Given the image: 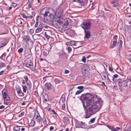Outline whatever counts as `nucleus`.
<instances>
[{
  "instance_id": "nucleus-34",
  "label": "nucleus",
  "mask_w": 131,
  "mask_h": 131,
  "mask_svg": "<svg viewBox=\"0 0 131 131\" xmlns=\"http://www.w3.org/2000/svg\"><path fill=\"white\" fill-rule=\"evenodd\" d=\"M119 43V42H116V41H114L113 43V45L114 46H115L117 45H118Z\"/></svg>"
},
{
  "instance_id": "nucleus-43",
  "label": "nucleus",
  "mask_w": 131,
  "mask_h": 131,
  "mask_svg": "<svg viewBox=\"0 0 131 131\" xmlns=\"http://www.w3.org/2000/svg\"><path fill=\"white\" fill-rule=\"evenodd\" d=\"M95 120V118H92L91 119L90 122L92 123H93L94 122Z\"/></svg>"
},
{
  "instance_id": "nucleus-18",
  "label": "nucleus",
  "mask_w": 131,
  "mask_h": 131,
  "mask_svg": "<svg viewBox=\"0 0 131 131\" xmlns=\"http://www.w3.org/2000/svg\"><path fill=\"white\" fill-rule=\"evenodd\" d=\"M70 19H64V25L66 26L68 25L69 24V21H70Z\"/></svg>"
},
{
  "instance_id": "nucleus-62",
  "label": "nucleus",
  "mask_w": 131,
  "mask_h": 131,
  "mask_svg": "<svg viewBox=\"0 0 131 131\" xmlns=\"http://www.w3.org/2000/svg\"><path fill=\"white\" fill-rule=\"evenodd\" d=\"M17 21L19 22H20V24H21L22 23V22L21 21V19H18Z\"/></svg>"
},
{
  "instance_id": "nucleus-38",
  "label": "nucleus",
  "mask_w": 131,
  "mask_h": 131,
  "mask_svg": "<svg viewBox=\"0 0 131 131\" xmlns=\"http://www.w3.org/2000/svg\"><path fill=\"white\" fill-rule=\"evenodd\" d=\"M2 44L1 46H0V48L2 47H3L5 46L6 45L7 43H2Z\"/></svg>"
},
{
  "instance_id": "nucleus-20",
  "label": "nucleus",
  "mask_w": 131,
  "mask_h": 131,
  "mask_svg": "<svg viewBox=\"0 0 131 131\" xmlns=\"http://www.w3.org/2000/svg\"><path fill=\"white\" fill-rule=\"evenodd\" d=\"M63 122L64 123H67L69 122L68 118L66 116L64 117L63 118Z\"/></svg>"
},
{
  "instance_id": "nucleus-19",
  "label": "nucleus",
  "mask_w": 131,
  "mask_h": 131,
  "mask_svg": "<svg viewBox=\"0 0 131 131\" xmlns=\"http://www.w3.org/2000/svg\"><path fill=\"white\" fill-rule=\"evenodd\" d=\"M20 129V127L17 125L15 126L14 127V131H18Z\"/></svg>"
},
{
  "instance_id": "nucleus-24",
  "label": "nucleus",
  "mask_w": 131,
  "mask_h": 131,
  "mask_svg": "<svg viewBox=\"0 0 131 131\" xmlns=\"http://www.w3.org/2000/svg\"><path fill=\"white\" fill-rule=\"evenodd\" d=\"M53 24L55 27H58L60 26L59 24H58L57 21H56L53 22Z\"/></svg>"
},
{
  "instance_id": "nucleus-44",
  "label": "nucleus",
  "mask_w": 131,
  "mask_h": 131,
  "mask_svg": "<svg viewBox=\"0 0 131 131\" xmlns=\"http://www.w3.org/2000/svg\"><path fill=\"white\" fill-rule=\"evenodd\" d=\"M77 88L78 89H80V90H82L83 91V87L82 86H79L77 87Z\"/></svg>"
},
{
  "instance_id": "nucleus-17",
  "label": "nucleus",
  "mask_w": 131,
  "mask_h": 131,
  "mask_svg": "<svg viewBox=\"0 0 131 131\" xmlns=\"http://www.w3.org/2000/svg\"><path fill=\"white\" fill-rule=\"evenodd\" d=\"M2 95L3 96V98H4L7 96H8L7 94L6 91L5 92L4 91H2Z\"/></svg>"
},
{
  "instance_id": "nucleus-41",
  "label": "nucleus",
  "mask_w": 131,
  "mask_h": 131,
  "mask_svg": "<svg viewBox=\"0 0 131 131\" xmlns=\"http://www.w3.org/2000/svg\"><path fill=\"white\" fill-rule=\"evenodd\" d=\"M118 75L117 74H114L113 77V80L115 78H118Z\"/></svg>"
},
{
  "instance_id": "nucleus-10",
  "label": "nucleus",
  "mask_w": 131,
  "mask_h": 131,
  "mask_svg": "<svg viewBox=\"0 0 131 131\" xmlns=\"http://www.w3.org/2000/svg\"><path fill=\"white\" fill-rule=\"evenodd\" d=\"M84 32H85V37L84 38L85 39H89L91 36V33L90 31L88 30H86L85 29Z\"/></svg>"
},
{
  "instance_id": "nucleus-4",
  "label": "nucleus",
  "mask_w": 131,
  "mask_h": 131,
  "mask_svg": "<svg viewBox=\"0 0 131 131\" xmlns=\"http://www.w3.org/2000/svg\"><path fill=\"white\" fill-rule=\"evenodd\" d=\"M117 81V82L119 86L120 87H128V83L129 82V80H123L119 78L118 79Z\"/></svg>"
},
{
  "instance_id": "nucleus-7",
  "label": "nucleus",
  "mask_w": 131,
  "mask_h": 131,
  "mask_svg": "<svg viewBox=\"0 0 131 131\" xmlns=\"http://www.w3.org/2000/svg\"><path fill=\"white\" fill-rule=\"evenodd\" d=\"M16 90L19 97L20 99H22L23 98L24 94L21 91L20 88L19 87L17 88Z\"/></svg>"
},
{
  "instance_id": "nucleus-32",
  "label": "nucleus",
  "mask_w": 131,
  "mask_h": 131,
  "mask_svg": "<svg viewBox=\"0 0 131 131\" xmlns=\"http://www.w3.org/2000/svg\"><path fill=\"white\" fill-rule=\"evenodd\" d=\"M23 86V92L24 93H25L26 92V90L27 89V87L25 86Z\"/></svg>"
},
{
  "instance_id": "nucleus-57",
  "label": "nucleus",
  "mask_w": 131,
  "mask_h": 131,
  "mask_svg": "<svg viewBox=\"0 0 131 131\" xmlns=\"http://www.w3.org/2000/svg\"><path fill=\"white\" fill-rule=\"evenodd\" d=\"M69 72L70 71L69 70H66L65 71V73H69Z\"/></svg>"
},
{
  "instance_id": "nucleus-21",
  "label": "nucleus",
  "mask_w": 131,
  "mask_h": 131,
  "mask_svg": "<svg viewBox=\"0 0 131 131\" xmlns=\"http://www.w3.org/2000/svg\"><path fill=\"white\" fill-rule=\"evenodd\" d=\"M124 29L125 31V33L126 32H129V28L128 26L127 25L125 26L124 27Z\"/></svg>"
},
{
  "instance_id": "nucleus-50",
  "label": "nucleus",
  "mask_w": 131,
  "mask_h": 131,
  "mask_svg": "<svg viewBox=\"0 0 131 131\" xmlns=\"http://www.w3.org/2000/svg\"><path fill=\"white\" fill-rule=\"evenodd\" d=\"M32 16H27V18H26L27 19H28V18L29 19H31L32 18Z\"/></svg>"
},
{
  "instance_id": "nucleus-8",
  "label": "nucleus",
  "mask_w": 131,
  "mask_h": 131,
  "mask_svg": "<svg viewBox=\"0 0 131 131\" xmlns=\"http://www.w3.org/2000/svg\"><path fill=\"white\" fill-rule=\"evenodd\" d=\"M36 116L35 120L38 123L42 121V118L38 112L35 113L34 116Z\"/></svg>"
},
{
  "instance_id": "nucleus-11",
  "label": "nucleus",
  "mask_w": 131,
  "mask_h": 131,
  "mask_svg": "<svg viewBox=\"0 0 131 131\" xmlns=\"http://www.w3.org/2000/svg\"><path fill=\"white\" fill-rule=\"evenodd\" d=\"M42 25L41 24H40L38 26V27L35 30L36 33H39L41 32L43 28Z\"/></svg>"
},
{
  "instance_id": "nucleus-31",
  "label": "nucleus",
  "mask_w": 131,
  "mask_h": 131,
  "mask_svg": "<svg viewBox=\"0 0 131 131\" xmlns=\"http://www.w3.org/2000/svg\"><path fill=\"white\" fill-rule=\"evenodd\" d=\"M38 21L37 20L34 26V27L36 28L38 27Z\"/></svg>"
},
{
  "instance_id": "nucleus-6",
  "label": "nucleus",
  "mask_w": 131,
  "mask_h": 131,
  "mask_svg": "<svg viewBox=\"0 0 131 131\" xmlns=\"http://www.w3.org/2000/svg\"><path fill=\"white\" fill-rule=\"evenodd\" d=\"M25 66L30 68L32 70H33L34 69L33 63L30 60H29L27 62H26L25 63Z\"/></svg>"
},
{
  "instance_id": "nucleus-35",
  "label": "nucleus",
  "mask_w": 131,
  "mask_h": 131,
  "mask_svg": "<svg viewBox=\"0 0 131 131\" xmlns=\"http://www.w3.org/2000/svg\"><path fill=\"white\" fill-rule=\"evenodd\" d=\"M84 63L86 62V58L85 56H83L81 60Z\"/></svg>"
},
{
  "instance_id": "nucleus-63",
  "label": "nucleus",
  "mask_w": 131,
  "mask_h": 131,
  "mask_svg": "<svg viewBox=\"0 0 131 131\" xmlns=\"http://www.w3.org/2000/svg\"><path fill=\"white\" fill-rule=\"evenodd\" d=\"M50 129L51 130H52L54 129V127L52 126H51L50 128Z\"/></svg>"
},
{
  "instance_id": "nucleus-2",
  "label": "nucleus",
  "mask_w": 131,
  "mask_h": 131,
  "mask_svg": "<svg viewBox=\"0 0 131 131\" xmlns=\"http://www.w3.org/2000/svg\"><path fill=\"white\" fill-rule=\"evenodd\" d=\"M63 15V9L62 8L60 7L58 8L55 12L54 10H52L51 19L55 18H61Z\"/></svg>"
},
{
  "instance_id": "nucleus-25",
  "label": "nucleus",
  "mask_w": 131,
  "mask_h": 131,
  "mask_svg": "<svg viewBox=\"0 0 131 131\" xmlns=\"http://www.w3.org/2000/svg\"><path fill=\"white\" fill-rule=\"evenodd\" d=\"M66 49L68 53H70L72 50V49L71 47H68V48H66Z\"/></svg>"
},
{
  "instance_id": "nucleus-9",
  "label": "nucleus",
  "mask_w": 131,
  "mask_h": 131,
  "mask_svg": "<svg viewBox=\"0 0 131 131\" xmlns=\"http://www.w3.org/2000/svg\"><path fill=\"white\" fill-rule=\"evenodd\" d=\"M88 67L87 66H84L82 69V73L84 75L86 76L88 73Z\"/></svg>"
},
{
  "instance_id": "nucleus-56",
  "label": "nucleus",
  "mask_w": 131,
  "mask_h": 131,
  "mask_svg": "<svg viewBox=\"0 0 131 131\" xmlns=\"http://www.w3.org/2000/svg\"><path fill=\"white\" fill-rule=\"evenodd\" d=\"M4 71L3 70L1 71L0 72V75H2L3 74L4 72Z\"/></svg>"
},
{
  "instance_id": "nucleus-59",
  "label": "nucleus",
  "mask_w": 131,
  "mask_h": 131,
  "mask_svg": "<svg viewBox=\"0 0 131 131\" xmlns=\"http://www.w3.org/2000/svg\"><path fill=\"white\" fill-rule=\"evenodd\" d=\"M65 107V104H63L62 106V109H64Z\"/></svg>"
},
{
  "instance_id": "nucleus-42",
  "label": "nucleus",
  "mask_w": 131,
  "mask_h": 131,
  "mask_svg": "<svg viewBox=\"0 0 131 131\" xmlns=\"http://www.w3.org/2000/svg\"><path fill=\"white\" fill-rule=\"evenodd\" d=\"M6 65V64L4 63H2L0 65V68H2L3 67H5Z\"/></svg>"
},
{
  "instance_id": "nucleus-14",
  "label": "nucleus",
  "mask_w": 131,
  "mask_h": 131,
  "mask_svg": "<svg viewBox=\"0 0 131 131\" xmlns=\"http://www.w3.org/2000/svg\"><path fill=\"white\" fill-rule=\"evenodd\" d=\"M22 38L23 40L26 41V43L29 42L30 39V37L27 35L23 36Z\"/></svg>"
},
{
  "instance_id": "nucleus-48",
  "label": "nucleus",
  "mask_w": 131,
  "mask_h": 131,
  "mask_svg": "<svg viewBox=\"0 0 131 131\" xmlns=\"http://www.w3.org/2000/svg\"><path fill=\"white\" fill-rule=\"evenodd\" d=\"M24 78L25 80V81H26V82H27L28 80V78L26 76H24Z\"/></svg>"
},
{
  "instance_id": "nucleus-53",
  "label": "nucleus",
  "mask_w": 131,
  "mask_h": 131,
  "mask_svg": "<svg viewBox=\"0 0 131 131\" xmlns=\"http://www.w3.org/2000/svg\"><path fill=\"white\" fill-rule=\"evenodd\" d=\"M34 31V30L32 29H30L29 30V32L31 33H33Z\"/></svg>"
},
{
  "instance_id": "nucleus-3",
  "label": "nucleus",
  "mask_w": 131,
  "mask_h": 131,
  "mask_svg": "<svg viewBox=\"0 0 131 131\" xmlns=\"http://www.w3.org/2000/svg\"><path fill=\"white\" fill-rule=\"evenodd\" d=\"M51 11L52 10L50 9H49L46 8H44L41 10L40 14L45 16V18L47 21H49L51 19Z\"/></svg>"
},
{
  "instance_id": "nucleus-33",
  "label": "nucleus",
  "mask_w": 131,
  "mask_h": 131,
  "mask_svg": "<svg viewBox=\"0 0 131 131\" xmlns=\"http://www.w3.org/2000/svg\"><path fill=\"white\" fill-rule=\"evenodd\" d=\"M82 91H83L82 90H79L77 91L75 93V95L81 93Z\"/></svg>"
},
{
  "instance_id": "nucleus-13",
  "label": "nucleus",
  "mask_w": 131,
  "mask_h": 131,
  "mask_svg": "<svg viewBox=\"0 0 131 131\" xmlns=\"http://www.w3.org/2000/svg\"><path fill=\"white\" fill-rule=\"evenodd\" d=\"M3 99H4V103L6 105H7L10 101L9 97L8 96H7Z\"/></svg>"
},
{
  "instance_id": "nucleus-23",
  "label": "nucleus",
  "mask_w": 131,
  "mask_h": 131,
  "mask_svg": "<svg viewBox=\"0 0 131 131\" xmlns=\"http://www.w3.org/2000/svg\"><path fill=\"white\" fill-rule=\"evenodd\" d=\"M54 81L56 84L59 83L61 82L60 80L57 78H55Z\"/></svg>"
},
{
  "instance_id": "nucleus-16",
  "label": "nucleus",
  "mask_w": 131,
  "mask_h": 131,
  "mask_svg": "<svg viewBox=\"0 0 131 131\" xmlns=\"http://www.w3.org/2000/svg\"><path fill=\"white\" fill-rule=\"evenodd\" d=\"M107 126L112 131H118L116 128L113 127L109 125H107Z\"/></svg>"
},
{
  "instance_id": "nucleus-27",
  "label": "nucleus",
  "mask_w": 131,
  "mask_h": 131,
  "mask_svg": "<svg viewBox=\"0 0 131 131\" xmlns=\"http://www.w3.org/2000/svg\"><path fill=\"white\" fill-rule=\"evenodd\" d=\"M70 42L71 46L75 45L76 43V41L74 40L71 41Z\"/></svg>"
},
{
  "instance_id": "nucleus-45",
  "label": "nucleus",
  "mask_w": 131,
  "mask_h": 131,
  "mask_svg": "<svg viewBox=\"0 0 131 131\" xmlns=\"http://www.w3.org/2000/svg\"><path fill=\"white\" fill-rule=\"evenodd\" d=\"M33 0H28V3L30 5L32 4Z\"/></svg>"
},
{
  "instance_id": "nucleus-37",
  "label": "nucleus",
  "mask_w": 131,
  "mask_h": 131,
  "mask_svg": "<svg viewBox=\"0 0 131 131\" xmlns=\"http://www.w3.org/2000/svg\"><path fill=\"white\" fill-rule=\"evenodd\" d=\"M45 35L46 38L47 39H49L50 37V36L48 35L46 33V32H45Z\"/></svg>"
},
{
  "instance_id": "nucleus-58",
  "label": "nucleus",
  "mask_w": 131,
  "mask_h": 131,
  "mask_svg": "<svg viewBox=\"0 0 131 131\" xmlns=\"http://www.w3.org/2000/svg\"><path fill=\"white\" fill-rule=\"evenodd\" d=\"M32 4H28V8H30L31 7Z\"/></svg>"
},
{
  "instance_id": "nucleus-49",
  "label": "nucleus",
  "mask_w": 131,
  "mask_h": 131,
  "mask_svg": "<svg viewBox=\"0 0 131 131\" xmlns=\"http://www.w3.org/2000/svg\"><path fill=\"white\" fill-rule=\"evenodd\" d=\"M12 6L15 7L17 6V4L15 3H13L12 4Z\"/></svg>"
},
{
  "instance_id": "nucleus-15",
  "label": "nucleus",
  "mask_w": 131,
  "mask_h": 131,
  "mask_svg": "<svg viewBox=\"0 0 131 131\" xmlns=\"http://www.w3.org/2000/svg\"><path fill=\"white\" fill-rule=\"evenodd\" d=\"M51 85L50 83H47L45 84V88L48 90H50Z\"/></svg>"
},
{
  "instance_id": "nucleus-46",
  "label": "nucleus",
  "mask_w": 131,
  "mask_h": 131,
  "mask_svg": "<svg viewBox=\"0 0 131 131\" xmlns=\"http://www.w3.org/2000/svg\"><path fill=\"white\" fill-rule=\"evenodd\" d=\"M31 84L30 83V84H27V86L29 88V89H30L31 88Z\"/></svg>"
},
{
  "instance_id": "nucleus-12",
  "label": "nucleus",
  "mask_w": 131,
  "mask_h": 131,
  "mask_svg": "<svg viewBox=\"0 0 131 131\" xmlns=\"http://www.w3.org/2000/svg\"><path fill=\"white\" fill-rule=\"evenodd\" d=\"M33 43L32 41H30L27 42H26L25 44L26 46H27L28 48L29 49H31L33 46Z\"/></svg>"
},
{
  "instance_id": "nucleus-36",
  "label": "nucleus",
  "mask_w": 131,
  "mask_h": 131,
  "mask_svg": "<svg viewBox=\"0 0 131 131\" xmlns=\"http://www.w3.org/2000/svg\"><path fill=\"white\" fill-rule=\"evenodd\" d=\"M21 15L22 17L23 18H25L26 19L27 18V16L24 13H23Z\"/></svg>"
},
{
  "instance_id": "nucleus-60",
  "label": "nucleus",
  "mask_w": 131,
  "mask_h": 131,
  "mask_svg": "<svg viewBox=\"0 0 131 131\" xmlns=\"http://www.w3.org/2000/svg\"><path fill=\"white\" fill-rule=\"evenodd\" d=\"M5 106L3 105H2L0 106V109H2L4 108Z\"/></svg>"
},
{
  "instance_id": "nucleus-54",
  "label": "nucleus",
  "mask_w": 131,
  "mask_h": 131,
  "mask_svg": "<svg viewBox=\"0 0 131 131\" xmlns=\"http://www.w3.org/2000/svg\"><path fill=\"white\" fill-rule=\"evenodd\" d=\"M51 111L52 112V113H53V114H56V115H58V114H57V113H56V112H55V111H54V110H52Z\"/></svg>"
},
{
  "instance_id": "nucleus-52",
  "label": "nucleus",
  "mask_w": 131,
  "mask_h": 131,
  "mask_svg": "<svg viewBox=\"0 0 131 131\" xmlns=\"http://www.w3.org/2000/svg\"><path fill=\"white\" fill-rule=\"evenodd\" d=\"M66 44L67 46H71V44H70V42H67L66 43Z\"/></svg>"
},
{
  "instance_id": "nucleus-64",
  "label": "nucleus",
  "mask_w": 131,
  "mask_h": 131,
  "mask_svg": "<svg viewBox=\"0 0 131 131\" xmlns=\"http://www.w3.org/2000/svg\"><path fill=\"white\" fill-rule=\"evenodd\" d=\"M109 70H110V71H112L113 70V69L111 67L109 68Z\"/></svg>"
},
{
  "instance_id": "nucleus-29",
  "label": "nucleus",
  "mask_w": 131,
  "mask_h": 131,
  "mask_svg": "<svg viewBox=\"0 0 131 131\" xmlns=\"http://www.w3.org/2000/svg\"><path fill=\"white\" fill-rule=\"evenodd\" d=\"M107 74H106L105 73L104 74H102V76L103 77V79L104 80H105L106 79V77H107Z\"/></svg>"
},
{
  "instance_id": "nucleus-55",
  "label": "nucleus",
  "mask_w": 131,
  "mask_h": 131,
  "mask_svg": "<svg viewBox=\"0 0 131 131\" xmlns=\"http://www.w3.org/2000/svg\"><path fill=\"white\" fill-rule=\"evenodd\" d=\"M75 1L77 2H78L79 3H81V2H82V0H74Z\"/></svg>"
},
{
  "instance_id": "nucleus-28",
  "label": "nucleus",
  "mask_w": 131,
  "mask_h": 131,
  "mask_svg": "<svg viewBox=\"0 0 131 131\" xmlns=\"http://www.w3.org/2000/svg\"><path fill=\"white\" fill-rule=\"evenodd\" d=\"M117 38H118L117 36L116 35H115L114 36L113 40H114V41H116V42H117Z\"/></svg>"
},
{
  "instance_id": "nucleus-39",
  "label": "nucleus",
  "mask_w": 131,
  "mask_h": 131,
  "mask_svg": "<svg viewBox=\"0 0 131 131\" xmlns=\"http://www.w3.org/2000/svg\"><path fill=\"white\" fill-rule=\"evenodd\" d=\"M123 41L121 40H120L119 41V46L121 48L122 47V44H123Z\"/></svg>"
},
{
  "instance_id": "nucleus-26",
  "label": "nucleus",
  "mask_w": 131,
  "mask_h": 131,
  "mask_svg": "<svg viewBox=\"0 0 131 131\" xmlns=\"http://www.w3.org/2000/svg\"><path fill=\"white\" fill-rule=\"evenodd\" d=\"M42 121H43L42 123L44 125H45L47 124V121L46 118H43Z\"/></svg>"
},
{
  "instance_id": "nucleus-51",
  "label": "nucleus",
  "mask_w": 131,
  "mask_h": 131,
  "mask_svg": "<svg viewBox=\"0 0 131 131\" xmlns=\"http://www.w3.org/2000/svg\"><path fill=\"white\" fill-rule=\"evenodd\" d=\"M127 131H131V126L130 127H128V129Z\"/></svg>"
},
{
  "instance_id": "nucleus-47",
  "label": "nucleus",
  "mask_w": 131,
  "mask_h": 131,
  "mask_svg": "<svg viewBox=\"0 0 131 131\" xmlns=\"http://www.w3.org/2000/svg\"><path fill=\"white\" fill-rule=\"evenodd\" d=\"M24 114V112H22L20 114H19V117H21L22 116H23Z\"/></svg>"
},
{
  "instance_id": "nucleus-5",
  "label": "nucleus",
  "mask_w": 131,
  "mask_h": 131,
  "mask_svg": "<svg viewBox=\"0 0 131 131\" xmlns=\"http://www.w3.org/2000/svg\"><path fill=\"white\" fill-rule=\"evenodd\" d=\"M82 27L84 29L87 30L89 29L90 27L91 23L90 22H84L81 25Z\"/></svg>"
},
{
  "instance_id": "nucleus-22",
  "label": "nucleus",
  "mask_w": 131,
  "mask_h": 131,
  "mask_svg": "<svg viewBox=\"0 0 131 131\" xmlns=\"http://www.w3.org/2000/svg\"><path fill=\"white\" fill-rule=\"evenodd\" d=\"M44 127V126H43L42 125H39L38 126H37V127L35 128L34 129L35 130L38 129H40V128H41V127L42 128H43V127Z\"/></svg>"
},
{
  "instance_id": "nucleus-30",
  "label": "nucleus",
  "mask_w": 131,
  "mask_h": 131,
  "mask_svg": "<svg viewBox=\"0 0 131 131\" xmlns=\"http://www.w3.org/2000/svg\"><path fill=\"white\" fill-rule=\"evenodd\" d=\"M60 19H59V20H57V23L60 26L63 23V21L61 20Z\"/></svg>"
},
{
  "instance_id": "nucleus-40",
  "label": "nucleus",
  "mask_w": 131,
  "mask_h": 131,
  "mask_svg": "<svg viewBox=\"0 0 131 131\" xmlns=\"http://www.w3.org/2000/svg\"><path fill=\"white\" fill-rule=\"evenodd\" d=\"M23 48H21L19 49L18 50V52L19 53H20L22 52H23Z\"/></svg>"
},
{
  "instance_id": "nucleus-61",
  "label": "nucleus",
  "mask_w": 131,
  "mask_h": 131,
  "mask_svg": "<svg viewBox=\"0 0 131 131\" xmlns=\"http://www.w3.org/2000/svg\"><path fill=\"white\" fill-rule=\"evenodd\" d=\"M114 4V5H113V6L114 7H116L117 6L118 3H115Z\"/></svg>"
},
{
  "instance_id": "nucleus-1",
  "label": "nucleus",
  "mask_w": 131,
  "mask_h": 131,
  "mask_svg": "<svg viewBox=\"0 0 131 131\" xmlns=\"http://www.w3.org/2000/svg\"><path fill=\"white\" fill-rule=\"evenodd\" d=\"M84 102L83 105L85 109V118H88L91 116L98 112L101 108L102 105V102L101 101L94 102L93 100L96 99L92 98L90 95L83 96Z\"/></svg>"
}]
</instances>
